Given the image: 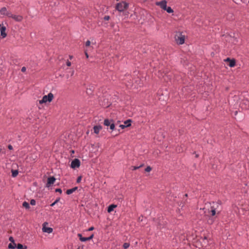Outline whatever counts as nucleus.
<instances>
[{
	"mask_svg": "<svg viewBox=\"0 0 249 249\" xmlns=\"http://www.w3.org/2000/svg\"><path fill=\"white\" fill-rule=\"evenodd\" d=\"M185 38V35H182V32H176L175 38L177 44L179 45L183 44L184 43Z\"/></svg>",
	"mask_w": 249,
	"mask_h": 249,
	"instance_id": "f257e3e1",
	"label": "nucleus"
},
{
	"mask_svg": "<svg viewBox=\"0 0 249 249\" xmlns=\"http://www.w3.org/2000/svg\"><path fill=\"white\" fill-rule=\"evenodd\" d=\"M128 7V4L125 1H122L120 3H118L116 5V9L119 12H123L125 10L127 9Z\"/></svg>",
	"mask_w": 249,
	"mask_h": 249,
	"instance_id": "f03ea898",
	"label": "nucleus"
},
{
	"mask_svg": "<svg viewBox=\"0 0 249 249\" xmlns=\"http://www.w3.org/2000/svg\"><path fill=\"white\" fill-rule=\"evenodd\" d=\"M53 98V95L52 93H49L47 95H44L42 99L39 101L40 104L46 103L47 102H51Z\"/></svg>",
	"mask_w": 249,
	"mask_h": 249,
	"instance_id": "7ed1b4c3",
	"label": "nucleus"
},
{
	"mask_svg": "<svg viewBox=\"0 0 249 249\" xmlns=\"http://www.w3.org/2000/svg\"><path fill=\"white\" fill-rule=\"evenodd\" d=\"M80 165V161L78 159H75L71 162V167L72 168L75 169L78 168Z\"/></svg>",
	"mask_w": 249,
	"mask_h": 249,
	"instance_id": "20e7f679",
	"label": "nucleus"
},
{
	"mask_svg": "<svg viewBox=\"0 0 249 249\" xmlns=\"http://www.w3.org/2000/svg\"><path fill=\"white\" fill-rule=\"evenodd\" d=\"M156 4L159 6L161 9L164 10L166 9L167 6V1L165 0H162L160 1L156 2Z\"/></svg>",
	"mask_w": 249,
	"mask_h": 249,
	"instance_id": "39448f33",
	"label": "nucleus"
},
{
	"mask_svg": "<svg viewBox=\"0 0 249 249\" xmlns=\"http://www.w3.org/2000/svg\"><path fill=\"white\" fill-rule=\"evenodd\" d=\"M55 180L56 179L55 178H54L53 177H50L48 178L47 179V182L46 185V187H49L50 186H51L52 184H53L54 183Z\"/></svg>",
	"mask_w": 249,
	"mask_h": 249,
	"instance_id": "423d86ee",
	"label": "nucleus"
},
{
	"mask_svg": "<svg viewBox=\"0 0 249 249\" xmlns=\"http://www.w3.org/2000/svg\"><path fill=\"white\" fill-rule=\"evenodd\" d=\"M215 205H217V204H214L213 203V205L211 207V210L210 212V213H211L210 215L212 216H214L216 214L219 213V212L216 210V208H215V206H214Z\"/></svg>",
	"mask_w": 249,
	"mask_h": 249,
	"instance_id": "0eeeda50",
	"label": "nucleus"
},
{
	"mask_svg": "<svg viewBox=\"0 0 249 249\" xmlns=\"http://www.w3.org/2000/svg\"><path fill=\"white\" fill-rule=\"evenodd\" d=\"M78 236L79 237V239L82 242H86L92 239L93 234H92L89 237H83L82 234L80 233L78 234Z\"/></svg>",
	"mask_w": 249,
	"mask_h": 249,
	"instance_id": "6e6552de",
	"label": "nucleus"
},
{
	"mask_svg": "<svg viewBox=\"0 0 249 249\" xmlns=\"http://www.w3.org/2000/svg\"><path fill=\"white\" fill-rule=\"evenodd\" d=\"M5 31L6 27L4 26H1V25L0 24V32L2 38H5L7 36V34Z\"/></svg>",
	"mask_w": 249,
	"mask_h": 249,
	"instance_id": "1a4fd4ad",
	"label": "nucleus"
},
{
	"mask_svg": "<svg viewBox=\"0 0 249 249\" xmlns=\"http://www.w3.org/2000/svg\"><path fill=\"white\" fill-rule=\"evenodd\" d=\"M45 223L43 224L42 228V231L44 232H47L48 233H50L53 232V229L49 227H46L45 226Z\"/></svg>",
	"mask_w": 249,
	"mask_h": 249,
	"instance_id": "9d476101",
	"label": "nucleus"
},
{
	"mask_svg": "<svg viewBox=\"0 0 249 249\" xmlns=\"http://www.w3.org/2000/svg\"><path fill=\"white\" fill-rule=\"evenodd\" d=\"M0 13L2 15H6L10 14L9 12L7 11V9L5 7L2 8L0 10Z\"/></svg>",
	"mask_w": 249,
	"mask_h": 249,
	"instance_id": "9b49d317",
	"label": "nucleus"
},
{
	"mask_svg": "<svg viewBox=\"0 0 249 249\" xmlns=\"http://www.w3.org/2000/svg\"><path fill=\"white\" fill-rule=\"evenodd\" d=\"M102 129V126L100 125H96L93 127L94 132L95 134H98L99 133V131Z\"/></svg>",
	"mask_w": 249,
	"mask_h": 249,
	"instance_id": "f8f14e48",
	"label": "nucleus"
},
{
	"mask_svg": "<svg viewBox=\"0 0 249 249\" xmlns=\"http://www.w3.org/2000/svg\"><path fill=\"white\" fill-rule=\"evenodd\" d=\"M77 189V187H75L72 189H68L66 191V194L67 195H71L72 193H73L74 192H75Z\"/></svg>",
	"mask_w": 249,
	"mask_h": 249,
	"instance_id": "ddd939ff",
	"label": "nucleus"
},
{
	"mask_svg": "<svg viewBox=\"0 0 249 249\" xmlns=\"http://www.w3.org/2000/svg\"><path fill=\"white\" fill-rule=\"evenodd\" d=\"M113 122V120H108V119H105L104 120V124L106 126H109L110 125V124Z\"/></svg>",
	"mask_w": 249,
	"mask_h": 249,
	"instance_id": "4468645a",
	"label": "nucleus"
},
{
	"mask_svg": "<svg viewBox=\"0 0 249 249\" xmlns=\"http://www.w3.org/2000/svg\"><path fill=\"white\" fill-rule=\"evenodd\" d=\"M116 207H117V205H114V204H112V205H110L108 207V209H107L108 213H111V212H112L113 211L114 209Z\"/></svg>",
	"mask_w": 249,
	"mask_h": 249,
	"instance_id": "2eb2a0df",
	"label": "nucleus"
},
{
	"mask_svg": "<svg viewBox=\"0 0 249 249\" xmlns=\"http://www.w3.org/2000/svg\"><path fill=\"white\" fill-rule=\"evenodd\" d=\"M226 61H230V63H229V66L231 67H233L235 66V62L234 60H230V59L229 58H228L227 59H226Z\"/></svg>",
	"mask_w": 249,
	"mask_h": 249,
	"instance_id": "dca6fc26",
	"label": "nucleus"
},
{
	"mask_svg": "<svg viewBox=\"0 0 249 249\" xmlns=\"http://www.w3.org/2000/svg\"><path fill=\"white\" fill-rule=\"evenodd\" d=\"M12 176L13 177L15 178L16 177L18 173V172L17 170H12Z\"/></svg>",
	"mask_w": 249,
	"mask_h": 249,
	"instance_id": "f3484780",
	"label": "nucleus"
},
{
	"mask_svg": "<svg viewBox=\"0 0 249 249\" xmlns=\"http://www.w3.org/2000/svg\"><path fill=\"white\" fill-rule=\"evenodd\" d=\"M8 248L9 249H15L16 248V244L15 243V242H13L12 243H10L9 245H8Z\"/></svg>",
	"mask_w": 249,
	"mask_h": 249,
	"instance_id": "a211bd4d",
	"label": "nucleus"
},
{
	"mask_svg": "<svg viewBox=\"0 0 249 249\" xmlns=\"http://www.w3.org/2000/svg\"><path fill=\"white\" fill-rule=\"evenodd\" d=\"M131 120H127L126 121H125L124 122V125H125V126L126 127H128L129 126L131 125Z\"/></svg>",
	"mask_w": 249,
	"mask_h": 249,
	"instance_id": "6ab92c4d",
	"label": "nucleus"
},
{
	"mask_svg": "<svg viewBox=\"0 0 249 249\" xmlns=\"http://www.w3.org/2000/svg\"><path fill=\"white\" fill-rule=\"evenodd\" d=\"M214 220V218L210 217L209 219L207 220V223L211 225L213 223Z\"/></svg>",
	"mask_w": 249,
	"mask_h": 249,
	"instance_id": "aec40b11",
	"label": "nucleus"
},
{
	"mask_svg": "<svg viewBox=\"0 0 249 249\" xmlns=\"http://www.w3.org/2000/svg\"><path fill=\"white\" fill-rule=\"evenodd\" d=\"M164 10L166 11L167 12H168L169 14L173 13L174 12L173 10L170 7H166V9H164Z\"/></svg>",
	"mask_w": 249,
	"mask_h": 249,
	"instance_id": "412c9836",
	"label": "nucleus"
},
{
	"mask_svg": "<svg viewBox=\"0 0 249 249\" xmlns=\"http://www.w3.org/2000/svg\"><path fill=\"white\" fill-rule=\"evenodd\" d=\"M22 206L23 207L25 208L26 209H29L30 208V205L29 203L26 201H24L23 204Z\"/></svg>",
	"mask_w": 249,
	"mask_h": 249,
	"instance_id": "4be33fe9",
	"label": "nucleus"
},
{
	"mask_svg": "<svg viewBox=\"0 0 249 249\" xmlns=\"http://www.w3.org/2000/svg\"><path fill=\"white\" fill-rule=\"evenodd\" d=\"M16 21H19L22 20V17H12Z\"/></svg>",
	"mask_w": 249,
	"mask_h": 249,
	"instance_id": "5701e85b",
	"label": "nucleus"
},
{
	"mask_svg": "<svg viewBox=\"0 0 249 249\" xmlns=\"http://www.w3.org/2000/svg\"><path fill=\"white\" fill-rule=\"evenodd\" d=\"M143 166V164H141V165H140L139 166H132L131 168H132V170H136L140 168H141V167H142Z\"/></svg>",
	"mask_w": 249,
	"mask_h": 249,
	"instance_id": "b1692460",
	"label": "nucleus"
},
{
	"mask_svg": "<svg viewBox=\"0 0 249 249\" xmlns=\"http://www.w3.org/2000/svg\"><path fill=\"white\" fill-rule=\"evenodd\" d=\"M16 248L18 249H24V247L21 244H18L17 245H16Z\"/></svg>",
	"mask_w": 249,
	"mask_h": 249,
	"instance_id": "393cba45",
	"label": "nucleus"
},
{
	"mask_svg": "<svg viewBox=\"0 0 249 249\" xmlns=\"http://www.w3.org/2000/svg\"><path fill=\"white\" fill-rule=\"evenodd\" d=\"M130 246V244L128 243H124L123 245V247L124 249H127Z\"/></svg>",
	"mask_w": 249,
	"mask_h": 249,
	"instance_id": "a878e982",
	"label": "nucleus"
},
{
	"mask_svg": "<svg viewBox=\"0 0 249 249\" xmlns=\"http://www.w3.org/2000/svg\"><path fill=\"white\" fill-rule=\"evenodd\" d=\"M110 129L111 130L115 129V124H114L113 122L111 123V124H110Z\"/></svg>",
	"mask_w": 249,
	"mask_h": 249,
	"instance_id": "bb28decb",
	"label": "nucleus"
},
{
	"mask_svg": "<svg viewBox=\"0 0 249 249\" xmlns=\"http://www.w3.org/2000/svg\"><path fill=\"white\" fill-rule=\"evenodd\" d=\"M59 200H60L59 198L56 199L54 202H53V203H52L51 204V206H52V207L55 204H56L59 201Z\"/></svg>",
	"mask_w": 249,
	"mask_h": 249,
	"instance_id": "cd10ccee",
	"label": "nucleus"
},
{
	"mask_svg": "<svg viewBox=\"0 0 249 249\" xmlns=\"http://www.w3.org/2000/svg\"><path fill=\"white\" fill-rule=\"evenodd\" d=\"M152 170V168H151V167L150 166H147L145 169V172H149L151 171Z\"/></svg>",
	"mask_w": 249,
	"mask_h": 249,
	"instance_id": "c85d7f7f",
	"label": "nucleus"
},
{
	"mask_svg": "<svg viewBox=\"0 0 249 249\" xmlns=\"http://www.w3.org/2000/svg\"><path fill=\"white\" fill-rule=\"evenodd\" d=\"M90 44H91L90 41L89 40H88L86 41L85 45L87 47H89Z\"/></svg>",
	"mask_w": 249,
	"mask_h": 249,
	"instance_id": "c756f323",
	"label": "nucleus"
},
{
	"mask_svg": "<svg viewBox=\"0 0 249 249\" xmlns=\"http://www.w3.org/2000/svg\"><path fill=\"white\" fill-rule=\"evenodd\" d=\"M30 204L32 205H36V201L34 199H32L30 201Z\"/></svg>",
	"mask_w": 249,
	"mask_h": 249,
	"instance_id": "7c9ffc66",
	"label": "nucleus"
},
{
	"mask_svg": "<svg viewBox=\"0 0 249 249\" xmlns=\"http://www.w3.org/2000/svg\"><path fill=\"white\" fill-rule=\"evenodd\" d=\"M81 179H82V177L81 176L78 177V178L77 179V182L79 183L81 181Z\"/></svg>",
	"mask_w": 249,
	"mask_h": 249,
	"instance_id": "2f4dec72",
	"label": "nucleus"
},
{
	"mask_svg": "<svg viewBox=\"0 0 249 249\" xmlns=\"http://www.w3.org/2000/svg\"><path fill=\"white\" fill-rule=\"evenodd\" d=\"M119 127L121 128L122 129H124V128L126 127L125 126V125H124V124H120V125H119Z\"/></svg>",
	"mask_w": 249,
	"mask_h": 249,
	"instance_id": "473e14b6",
	"label": "nucleus"
},
{
	"mask_svg": "<svg viewBox=\"0 0 249 249\" xmlns=\"http://www.w3.org/2000/svg\"><path fill=\"white\" fill-rule=\"evenodd\" d=\"M55 192H59L60 193H62V190L60 188H57L55 190Z\"/></svg>",
	"mask_w": 249,
	"mask_h": 249,
	"instance_id": "72a5a7b5",
	"label": "nucleus"
},
{
	"mask_svg": "<svg viewBox=\"0 0 249 249\" xmlns=\"http://www.w3.org/2000/svg\"><path fill=\"white\" fill-rule=\"evenodd\" d=\"M26 68L25 67H23L21 70V71L23 72H25L26 71Z\"/></svg>",
	"mask_w": 249,
	"mask_h": 249,
	"instance_id": "f704fd0d",
	"label": "nucleus"
},
{
	"mask_svg": "<svg viewBox=\"0 0 249 249\" xmlns=\"http://www.w3.org/2000/svg\"><path fill=\"white\" fill-rule=\"evenodd\" d=\"M87 51H88V50H85V55H86V57H87V58H88V57H89V55H88V54Z\"/></svg>",
	"mask_w": 249,
	"mask_h": 249,
	"instance_id": "c9c22d12",
	"label": "nucleus"
},
{
	"mask_svg": "<svg viewBox=\"0 0 249 249\" xmlns=\"http://www.w3.org/2000/svg\"><path fill=\"white\" fill-rule=\"evenodd\" d=\"M66 64H67V65L68 66L70 67V66H71V62H70L69 61H68L67 62V63H66Z\"/></svg>",
	"mask_w": 249,
	"mask_h": 249,
	"instance_id": "e433bc0d",
	"label": "nucleus"
},
{
	"mask_svg": "<svg viewBox=\"0 0 249 249\" xmlns=\"http://www.w3.org/2000/svg\"><path fill=\"white\" fill-rule=\"evenodd\" d=\"M9 239L11 243L14 241V240L12 237H10Z\"/></svg>",
	"mask_w": 249,
	"mask_h": 249,
	"instance_id": "4c0bfd02",
	"label": "nucleus"
},
{
	"mask_svg": "<svg viewBox=\"0 0 249 249\" xmlns=\"http://www.w3.org/2000/svg\"><path fill=\"white\" fill-rule=\"evenodd\" d=\"M110 17H104L105 20H108Z\"/></svg>",
	"mask_w": 249,
	"mask_h": 249,
	"instance_id": "58836bf2",
	"label": "nucleus"
},
{
	"mask_svg": "<svg viewBox=\"0 0 249 249\" xmlns=\"http://www.w3.org/2000/svg\"><path fill=\"white\" fill-rule=\"evenodd\" d=\"M8 148L10 150H12L13 149V147L11 145H9Z\"/></svg>",
	"mask_w": 249,
	"mask_h": 249,
	"instance_id": "ea45409f",
	"label": "nucleus"
},
{
	"mask_svg": "<svg viewBox=\"0 0 249 249\" xmlns=\"http://www.w3.org/2000/svg\"><path fill=\"white\" fill-rule=\"evenodd\" d=\"M169 76V75H166V74H165V75L163 76V78H164V80L165 81L166 80L165 77H168Z\"/></svg>",
	"mask_w": 249,
	"mask_h": 249,
	"instance_id": "a19ab883",
	"label": "nucleus"
},
{
	"mask_svg": "<svg viewBox=\"0 0 249 249\" xmlns=\"http://www.w3.org/2000/svg\"><path fill=\"white\" fill-rule=\"evenodd\" d=\"M93 229H94V228L93 227H91L89 228V231H92Z\"/></svg>",
	"mask_w": 249,
	"mask_h": 249,
	"instance_id": "79ce46f5",
	"label": "nucleus"
},
{
	"mask_svg": "<svg viewBox=\"0 0 249 249\" xmlns=\"http://www.w3.org/2000/svg\"><path fill=\"white\" fill-rule=\"evenodd\" d=\"M244 209H246L247 210L249 211V206L247 208H244Z\"/></svg>",
	"mask_w": 249,
	"mask_h": 249,
	"instance_id": "37998d69",
	"label": "nucleus"
},
{
	"mask_svg": "<svg viewBox=\"0 0 249 249\" xmlns=\"http://www.w3.org/2000/svg\"><path fill=\"white\" fill-rule=\"evenodd\" d=\"M74 72V71H72V72H71V76H72L73 75Z\"/></svg>",
	"mask_w": 249,
	"mask_h": 249,
	"instance_id": "c03bdc74",
	"label": "nucleus"
},
{
	"mask_svg": "<svg viewBox=\"0 0 249 249\" xmlns=\"http://www.w3.org/2000/svg\"><path fill=\"white\" fill-rule=\"evenodd\" d=\"M27 249V247L26 246H24V249Z\"/></svg>",
	"mask_w": 249,
	"mask_h": 249,
	"instance_id": "a18cd8bd",
	"label": "nucleus"
},
{
	"mask_svg": "<svg viewBox=\"0 0 249 249\" xmlns=\"http://www.w3.org/2000/svg\"><path fill=\"white\" fill-rule=\"evenodd\" d=\"M72 56L70 55V58L71 59H72Z\"/></svg>",
	"mask_w": 249,
	"mask_h": 249,
	"instance_id": "49530a36",
	"label": "nucleus"
},
{
	"mask_svg": "<svg viewBox=\"0 0 249 249\" xmlns=\"http://www.w3.org/2000/svg\"><path fill=\"white\" fill-rule=\"evenodd\" d=\"M187 196H188L187 194H186L185 195V196L186 197H187Z\"/></svg>",
	"mask_w": 249,
	"mask_h": 249,
	"instance_id": "de8ad7c7",
	"label": "nucleus"
},
{
	"mask_svg": "<svg viewBox=\"0 0 249 249\" xmlns=\"http://www.w3.org/2000/svg\"><path fill=\"white\" fill-rule=\"evenodd\" d=\"M77 249H79V248Z\"/></svg>",
	"mask_w": 249,
	"mask_h": 249,
	"instance_id": "09e8293b",
	"label": "nucleus"
}]
</instances>
